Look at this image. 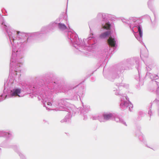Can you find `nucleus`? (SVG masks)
Wrapping results in <instances>:
<instances>
[{"mask_svg":"<svg viewBox=\"0 0 159 159\" xmlns=\"http://www.w3.org/2000/svg\"><path fill=\"white\" fill-rule=\"evenodd\" d=\"M143 114V112H139V114L140 115H142V114Z\"/></svg>","mask_w":159,"mask_h":159,"instance_id":"nucleus-29","label":"nucleus"},{"mask_svg":"<svg viewBox=\"0 0 159 159\" xmlns=\"http://www.w3.org/2000/svg\"><path fill=\"white\" fill-rule=\"evenodd\" d=\"M117 116V114L115 113H104L103 117L106 121L114 119L115 117Z\"/></svg>","mask_w":159,"mask_h":159,"instance_id":"nucleus-10","label":"nucleus"},{"mask_svg":"<svg viewBox=\"0 0 159 159\" xmlns=\"http://www.w3.org/2000/svg\"><path fill=\"white\" fill-rule=\"evenodd\" d=\"M84 93V89L82 88H81L80 89V91L75 95V96L73 97V99L74 100H78L79 98L80 99V96H81L82 95H83Z\"/></svg>","mask_w":159,"mask_h":159,"instance_id":"nucleus-13","label":"nucleus"},{"mask_svg":"<svg viewBox=\"0 0 159 159\" xmlns=\"http://www.w3.org/2000/svg\"><path fill=\"white\" fill-rule=\"evenodd\" d=\"M89 28H90V29L91 30V27H90V25H89Z\"/></svg>","mask_w":159,"mask_h":159,"instance_id":"nucleus-32","label":"nucleus"},{"mask_svg":"<svg viewBox=\"0 0 159 159\" xmlns=\"http://www.w3.org/2000/svg\"><path fill=\"white\" fill-rule=\"evenodd\" d=\"M58 21L57 19L54 22H51L48 25L43 27L40 32L29 34L15 30L9 25L6 24L2 16L0 17L1 27L3 30H6L8 34L12 47V54L10 63V72L14 70L15 74L17 76L18 71H20V67L22 65L23 62L24 48L28 39L40 37L43 34L57 28Z\"/></svg>","mask_w":159,"mask_h":159,"instance_id":"nucleus-1","label":"nucleus"},{"mask_svg":"<svg viewBox=\"0 0 159 159\" xmlns=\"http://www.w3.org/2000/svg\"><path fill=\"white\" fill-rule=\"evenodd\" d=\"M148 6L149 8L152 10L153 9V7L151 0H149L148 2Z\"/></svg>","mask_w":159,"mask_h":159,"instance_id":"nucleus-23","label":"nucleus"},{"mask_svg":"<svg viewBox=\"0 0 159 159\" xmlns=\"http://www.w3.org/2000/svg\"><path fill=\"white\" fill-rule=\"evenodd\" d=\"M139 76H140V73H139ZM140 76H139V80H140Z\"/></svg>","mask_w":159,"mask_h":159,"instance_id":"nucleus-31","label":"nucleus"},{"mask_svg":"<svg viewBox=\"0 0 159 159\" xmlns=\"http://www.w3.org/2000/svg\"><path fill=\"white\" fill-rule=\"evenodd\" d=\"M20 74H18V76L19 77L20 76Z\"/></svg>","mask_w":159,"mask_h":159,"instance_id":"nucleus-34","label":"nucleus"},{"mask_svg":"<svg viewBox=\"0 0 159 159\" xmlns=\"http://www.w3.org/2000/svg\"><path fill=\"white\" fill-rule=\"evenodd\" d=\"M151 108L152 107H151L149 108V110L148 111V114L150 116H151L152 115V111H151Z\"/></svg>","mask_w":159,"mask_h":159,"instance_id":"nucleus-27","label":"nucleus"},{"mask_svg":"<svg viewBox=\"0 0 159 159\" xmlns=\"http://www.w3.org/2000/svg\"><path fill=\"white\" fill-rule=\"evenodd\" d=\"M80 113L81 115L84 116V120H86L87 118V116L86 115L87 113H85V112H84V110H81Z\"/></svg>","mask_w":159,"mask_h":159,"instance_id":"nucleus-22","label":"nucleus"},{"mask_svg":"<svg viewBox=\"0 0 159 159\" xmlns=\"http://www.w3.org/2000/svg\"><path fill=\"white\" fill-rule=\"evenodd\" d=\"M158 115H159V109L158 110Z\"/></svg>","mask_w":159,"mask_h":159,"instance_id":"nucleus-33","label":"nucleus"},{"mask_svg":"<svg viewBox=\"0 0 159 159\" xmlns=\"http://www.w3.org/2000/svg\"><path fill=\"white\" fill-rule=\"evenodd\" d=\"M146 77L150 78L152 80L158 79L159 78V77L157 75L148 72L146 73Z\"/></svg>","mask_w":159,"mask_h":159,"instance_id":"nucleus-15","label":"nucleus"},{"mask_svg":"<svg viewBox=\"0 0 159 159\" xmlns=\"http://www.w3.org/2000/svg\"><path fill=\"white\" fill-rule=\"evenodd\" d=\"M138 137L140 141L143 142L145 144H146V142L145 140L144 139L143 135L140 132V135L138 136Z\"/></svg>","mask_w":159,"mask_h":159,"instance_id":"nucleus-20","label":"nucleus"},{"mask_svg":"<svg viewBox=\"0 0 159 159\" xmlns=\"http://www.w3.org/2000/svg\"><path fill=\"white\" fill-rule=\"evenodd\" d=\"M12 148L18 154L21 159H26L25 156L19 151L18 147L17 145H13Z\"/></svg>","mask_w":159,"mask_h":159,"instance_id":"nucleus-12","label":"nucleus"},{"mask_svg":"<svg viewBox=\"0 0 159 159\" xmlns=\"http://www.w3.org/2000/svg\"><path fill=\"white\" fill-rule=\"evenodd\" d=\"M154 82L156 83L158 86V88L156 91L157 93V94L159 95V83L157 82L156 81H154Z\"/></svg>","mask_w":159,"mask_h":159,"instance_id":"nucleus-25","label":"nucleus"},{"mask_svg":"<svg viewBox=\"0 0 159 159\" xmlns=\"http://www.w3.org/2000/svg\"><path fill=\"white\" fill-rule=\"evenodd\" d=\"M152 104H156L157 105H159V100H157V99L154 100L152 102Z\"/></svg>","mask_w":159,"mask_h":159,"instance_id":"nucleus-26","label":"nucleus"},{"mask_svg":"<svg viewBox=\"0 0 159 159\" xmlns=\"http://www.w3.org/2000/svg\"><path fill=\"white\" fill-rule=\"evenodd\" d=\"M114 119L115 121H116V122H119L121 124H123L126 126H127V125L125 122L124 121L123 119L118 117L117 115V116L115 117Z\"/></svg>","mask_w":159,"mask_h":159,"instance_id":"nucleus-16","label":"nucleus"},{"mask_svg":"<svg viewBox=\"0 0 159 159\" xmlns=\"http://www.w3.org/2000/svg\"><path fill=\"white\" fill-rule=\"evenodd\" d=\"M93 120H98L100 122H105L106 121L104 119V118L103 116L100 115L98 116L97 117H93Z\"/></svg>","mask_w":159,"mask_h":159,"instance_id":"nucleus-18","label":"nucleus"},{"mask_svg":"<svg viewBox=\"0 0 159 159\" xmlns=\"http://www.w3.org/2000/svg\"><path fill=\"white\" fill-rule=\"evenodd\" d=\"M116 86L117 88H114L113 91L115 92V94L117 95L120 96V108L121 110H125L126 108L129 109V110L131 111L133 107V105L129 100V98L128 97L126 96L125 94H121L117 88L119 89V88L121 86H123L122 84L117 83L116 85Z\"/></svg>","mask_w":159,"mask_h":159,"instance_id":"nucleus-6","label":"nucleus"},{"mask_svg":"<svg viewBox=\"0 0 159 159\" xmlns=\"http://www.w3.org/2000/svg\"><path fill=\"white\" fill-rule=\"evenodd\" d=\"M46 108L47 109H48V107H46Z\"/></svg>","mask_w":159,"mask_h":159,"instance_id":"nucleus-37","label":"nucleus"},{"mask_svg":"<svg viewBox=\"0 0 159 159\" xmlns=\"http://www.w3.org/2000/svg\"><path fill=\"white\" fill-rule=\"evenodd\" d=\"M66 91H67V90H65V92H66Z\"/></svg>","mask_w":159,"mask_h":159,"instance_id":"nucleus-36","label":"nucleus"},{"mask_svg":"<svg viewBox=\"0 0 159 159\" xmlns=\"http://www.w3.org/2000/svg\"><path fill=\"white\" fill-rule=\"evenodd\" d=\"M146 146H147V147H148L147 145H146Z\"/></svg>","mask_w":159,"mask_h":159,"instance_id":"nucleus-35","label":"nucleus"},{"mask_svg":"<svg viewBox=\"0 0 159 159\" xmlns=\"http://www.w3.org/2000/svg\"><path fill=\"white\" fill-rule=\"evenodd\" d=\"M37 87H37L36 86H34L33 87H32L31 86H30L26 85V86H25V88H23V89L24 90V91L27 92L29 90H34V89H37Z\"/></svg>","mask_w":159,"mask_h":159,"instance_id":"nucleus-17","label":"nucleus"},{"mask_svg":"<svg viewBox=\"0 0 159 159\" xmlns=\"http://www.w3.org/2000/svg\"><path fill=\"white\" fill-rule=\"evenodd\" d=\"M4 137L8 139L12 137V134L10 131L6 132L3 130L0 131V137Z\"/></svg>","mask_w":159,"mask_h":159,"instance_id":"nucleus-11","label":"nucleus"},{"mask_svg":"<svg viewBox=\"0 0 159 159\" xmlns=\"http://www.w3.org/2000/svg\"><path fill=\"white\" fill-rule=\"evenodd\" d=\"M21 91V89H20L15 88L10 91L8 97H13L17 96L19 97H22V96H20L19 95Z\"/></svg>","mask_w":159,"mask_h":159,"instance_id":"nucleus-9","label":"nucleus"},{"mask_svg":"<svg viewBox=\"0 0 159 159\" xmlns=\"http://www.w3.org/2000/svg\"><path fill=\"white\" fill-rule=\"evenodd\" d=\"M54 85L53 87L51 88L49 87L48 90L44 91V92H41L39 95L38 97L39 100H42V102L43 103V106L45 107V102H47L48 106H52V108L55 107L56 108L55 110L56 111H65L68 113L65 118L61 121V123L64 122H68L70 121L71 117V115H73L74 112L73 109V105L69 102V99L68 98H62L58 99L57 100L54 101L51 103L49 102V100L52 98V93L51 92V89L54 88Z\"/></svg>","mask_w":159,"mask_h":159,"instance_id":"nucleus-2","label":"nucleus"},{"mask_svg":"<svg viewBox=\"0 0 159 159\" xmlns=\"http://www.w3.org/2000/svg\"><path fill=\"white\" fill-rule=\"evenodd\" d=\"M67 37L69 43L80 51H83L82 49L89 51L90 50V45L95 44L97 42L96 38L93 36V34H90L87 39H84V43L80 41L78 35L74 31H69Z\"/></svg>","mask_w":159,"mask_h":159,"instance_id":"nucleus-3","label":"nucleus"},{"mask_svg":"<svg viewBox=\"0 0 159 159\" xmlns=\"http://www.w3.org/2000/svg\"><path fill=\"white\" fill-rule=\"evenodd\" d=\"M116 39L114 37L111 36L107 40L108 46H107L106 48L104 49V50L105 54L107 55L108 54V51H110V47H113L114 49L116 48L117 44H116Z\"/></svg>","mask_w":159,"mask_h":159,"instance_id":"nucleus-8","label":"nucleus"},{"mask_svg":"<svg viewBox=\"0 0 159 159\" xmlns=\"http://www.w3.org/2000/svg\"><path fill=\"white\" fill-rule=\"evenodd\" d=\"M134 66H135L138 73H139V59L138 58L134 57L125 60L120 66V72H122L125 70L132 69V67Z\"/></svg>","mask_w":159,"mask_h":159,"instance_id":"nucleus-7","label":"nucleus"},{"mask_svg":"<svg viewBox=\"0 0 159 159\" xmlns=\"http://www.w3.org/2000/svg\"><path fill=\"white\" fill-rule=\"evenodd\" d=\"M137 19L135 17H131L129 18L130 20L123 19L122 21L128 24L130 29L134 33L136 39L141 43L143 44V43L142 42L143 32L142 26L140 23H139L138 21H137Z\"/></svg>","mask_w":159,"mask_h":159,"instance_id":"nucleus-5","label":"nucleus"},{"mask_svg":"<svg viewBox=\"0 0 159 159\" xmlns=\"http://www.w3.org/2000/svg\"><path fill=\"white\" fill-rule=\"evenodd\" d=\"M84 109L81 110H84V111H85V113H87L90 110V107L89 106H84Z\"/></svg>","mask_w":159,"mask_h":159,"instance_id":"nucleus-24","label":"nucleus"},{"mask_svg":"<svg viewBox=\"0 0 159 159\" xmlns=\"http://www.w3.org/2000/svg\"><path fill=\"white\" fill-rule=\"evenodd\" d=\"M13 84V82H4V90H6V89H9L12 86V85Z\"/></svg>","mask_w":159,"mask_h":159,"instance_id":"nucleus-19","label":"nucleus"},{"mask_svg":"<svg viewBox=\"0 0 159 159\" xmlns=\"http://www.w3.org/2000/svg\"><path fill=\"white\" fill-rule=\"evenodd\" d=\"M7 97V95L3 91V94H2L1 96H0V102H1Z\"/></svg>","mask_w":159,"mask_h":159,"instance_id":"nucleus-21","label":"nucleus"},{"mask_svg":"<svg viewBox=\"0 0 159 159\" xmlns=\"http://www.w3.org/2000/svg\"><path fill=\"white\" fill-rule=\"evenodd\" d=\"M2 143L1 145H0V146L1 147H3V145H2Z\"/></svg>","mask_w":159,"mask_h":159,"instance_id":"nucleus-30","label":"nucleus"},{"mask_svg":"<svg viewBox=\"0 0 159 159\" xmlns=\"http://www.w3.org/2000/svg\"><path fill=\"white\" fill-rule=\"evenodd\" d=\"M146 68L148 70H151V68L149 66H147Z\"/></svg>","mask_w":159,"mask_h":159,"instance_id":"nucleus-28","label":"nucleus"},{"mask_svg":"<svg viewBox=\"0 0 159 159\" xmlns=\"http://www.w3.org/2000/svg\"><path fill=\"white\" fill-rule=\"evenodd\" d=\"M61 18H59V22L58 21L57 28L61 31H63L67 29V27H66L65 24L60 22L61 20Z\"/></svg>","mask_w":159,"mask_h":159,"instance_id":"nucleus-14","label":"nucleus"},{"mask_svg":"<svg viewBox=\"0 0 159 159\" xmlns=\"http://www.w3.org/2000/svg\"><path fill=\"white\" fill-rule=\"evenodd\" d=\"M109 18L110 15L107 13L99 12L97 14V19L98 20L101 19L100 22L101 31H104L99 35V38L101 39L106 38L111 34L110 30L112 25L109 21Z\"/></svg>","mask_w":159,"mask_h":159,"instance_id":"nucleus-4","label":"nucleus"}]
</instances>
